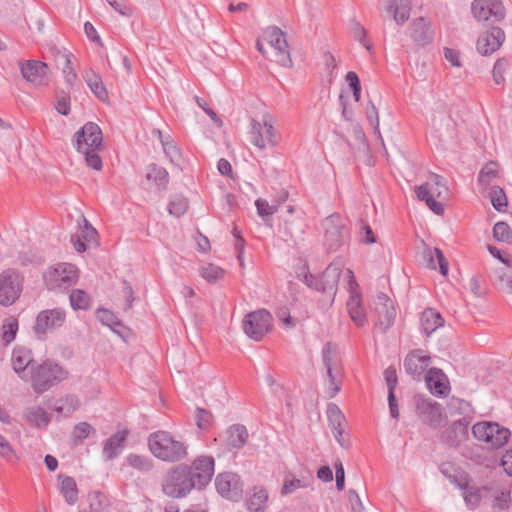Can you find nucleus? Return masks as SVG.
Listing matches in <instances>:
<instances>
[{
	"label": "nucleus",
	"instance_id": "393cba45",
	"mask_svg": "<svg viewBox=\"0 0 512 512\" xmlns=\"http://www.w3.org/2000/svg\"><path fill=\"white\" fill-rule=\"evenodd\" d=\"M434 31L431 22L423 17L415 19L411 24V38L414 43L423 47L432 42Z\"/></svg>",
	"mask_w": 512,
	"mask_h": 512
},
{
	"label": "nucleus",
	"instance_id": "a878e982",
	"mask_svg": "<svg viewBox=\"0 0 512 512\" xmlns=\"http://www.w3.org/2000/svg\"><path fill=\"white\" fill-rule=\"evenodd\" d=\"M425 381L431 393L436 396H444L449 392L447 377L441 369H429L425 374Z\"/></svg>",
	"mask_w": 512,
	"mask_h": 512
},
{
	"label": "nucleus",
	"instance_id": "58836bf2",
	"mask_svg": "<svg viewBox=\"0 0 512 512\" xmlns=\"http://www.w3.org/2000/svg\"><path fill=\"white\" fill-rule=\"evenodd\" d=\"M96 317L103 325L108 326L112 331L119 333L117 327H121L122 322L113 312L104 308H99L96 311Z\"/></svg>",
	"mask_w": 512,
	"mask_h": 512
},
{
	"label": "nucleus",
	"instance_id": "864d4df0",
	"mask_svg": "<svg viewBox=\"0 0 512 512\" xmlns=\"http://www.w3.org/2000/svg\"><path fill=\"white\" fill-rule=\"evenodd\" d=\"M497 175L496 164L490 162L486 164L480 171L478 181L481 185H489L491 180Z\"/></svg>",
	"mask_w": 512,
	"mask_h": 512
},
{
	"label": "nucleus",
	"instance_id": "bb28decb",
	"mask_svg": "<svg viewBox=\"0 0 512 512\" xmlns=\"http://www.w3.org/2000/svg\"><path fill=\"white\" fill-rule=\"evenodd\" d=\"M32 353L24 347H15L11 356L13 370L23 379L28 380V368L32 363Z\"/></svg>",
	"mask_w": 512,
	"mask_h": 512
},
{
	"label": "nucleus",
	"instance_id": "423d86ee",
	"mask_svg": "<svg viewBox=\"0 0 512 512\" xmlns=\"http://www.w3.org/2000/svg\"><path fill=\"white\" fill-rule=\"evenodd\" d=\"M62 367L51 360H46L33 370L28 380L36 393H43L61 380Z\"/></svg>",
	"mask_w": 512,
	"mask_h": 512
},
{
	"label": "nucleus",
	"instance_id": "f3484780",
	"mask_svg": "<svg viewBox=\"0 0 512 512\" xmlns=\"http://www.w3.org/2000/svg\"><path fill=\"white\" fill-rule=\"evenodd\" d=\"M348 285L350 290V298L347 301V309L350 318L357 326H363L366 322V315L361 307L360 293L357 291L358 284L355 280L352 270L348 269Z\"/></svg>",
	"mask_w": 512,
	"mask_h": 512
},
{
	"label": "nucleus",
	"instance_id": "13d9d810",
	"mask_svg": "<svg viewBox=\"0 0 512 512\" xmlns=\"http://www.w3.org/2000/svg\"><path fill=\"white\" fill-rule=\"evenodd\" d=\"M255 206L257 208V213L262 218L271 216L277 212V206L275 204L270 205L265 199H257L255 201Z\"/></svg>",
	"mask_w": 512,
	"mask_h": 512
},
{
	"label": "nucleus",
	"instance_id": "412c9836",
	"mask_svg": "<svg viewBox=\"0 0 512 512\" xmlns=\"http://www.w3.org/2000/svg\"><path fill=\"white\" fill-rule=\"evenodd\" d=\"M374 310L378 316V324L386 331L396 318V309L392 300L385 294L379 293L374 302Z\"/></svg>",
	"mask_w": 512,
	"mask_h": 512
},
{
	"label": "nucleus",
	"instance_id": "5fc2aeb1",
	"mask_svg": "<svg viewBox=\"0 0 512 512\" xmlns=\"http://www.w3.org/2000/svg\"><path fill=\"white\" fill-rule=\"evenodd\" d=\"M351 32L355 40L359 41L367 50L371 49V45L366 41V30L358 21L352 20Z\"/></svg>",
	"mask_w": 512,
	"mask_h": 512
},
{
	"label": "nucleus",
	"instance_id": "c85d7f7f",
	"mask_svg": "<svg viewBox=\"0 0 512 512\" xmlns=\"http://www.w3.org/2000/svg\"><path fill=\"white\" fill-rule=\"evenodd\" d=\"M128 431H120L109 437L103 446V455L107 460H113L123 450L127 439Z\"/></svg>",
	"mask_w": 512,
	"mask_h": 512
},
{
	"label": "nucleus",
	"instance_id": "6e6552de",
	"mask_svg": "<svg viewBox=\"0 0 512 512\" xmlns=\"http://www.w3.org/2000/svg\"><path fill=\"white\" fill-rule=\"evenodd\" d=\"M341 268V263L333 262L319 277L307 273L304 275L303 281L308 287L316 291L334 296L340 279Z\"/></svg>",
	"mask_w": 512,
	"mask_h": 512
},
{
	"label": "nucleus",
	"instance_id": "473e14b6",
	"mask_svg": "<svg viewBox=\"0 0 512 512\" xmlns=\"http://www.w3.org/2000/svg\"><path fill=\"white\" fill-rule=\"evenodd\" d=\"M248 439V431L244 425L234 424L227 430V443L234 449L242 448Z\"/></svg>",
	"mask_w": 512,
	"mask_h": 512
},
{
	"label": "nucleus",
	"instance_id": "774afa93",
	"mask_svg": "<svg viewBox=\"0 0 512 512\" xmlns=\"http://www.w3.org/2000/svg\"><path fill=\"white\" fill-rule=\"evenodd\" d=\"M0 455L6 460H12L15 456L14 450L8 440L0 434Z\"/></svg>",
	"mask_w": 512,
	"mask_h": 512
},
{
	"label": "nucleus",
	"instance_id": "7c9ffc66",
	"mask_svg": "<svg viewBox=\"0 0 512 512\" xmlns=\"http://www.w3.org/2000/svg\"><path fill=\"white\" fill-rule=\"evenodd\" d=\"M83 78L90 90L100 101L105 102L108 100L107 89L99 74L92 69H88L84 72Z\"/></svg>",
	"mask_w": 512,
	"mask_h": 512
},
{
	"label": "nucleus",
	"instance_id": "338daca9",
	"mask_svg": "<svg viewBox=\"0 0 512 512\" xmlns=\"http://www.w3.org/2000/svg\"><path fill=\"white\" fill-rule=\"evenodd\" d=\"M122 294L125 298L124 310L131 309L132 304L135 300L134 291H133L131 285L126 280L123 281Z\"/></svg>",
	"mask_w": 512,
	"mask_h": 512
},
{
	"label": "nucleus",
	"instance_id": "680f3d73",
	"mask_svg": "<svg viewBox=\"0 0 512 512\" xmlns=\"http://www.w3.org/2000/svg\"><path fill=\"white\" fill-rule=\"evenodd\" d=\"M384 378L388 387V394L395 393L394 391L398 383L396 369L392 366L385 369Z\"/></svg>",
	"mask_w": 512,
	"mask_h": 512
},
{
	"label": "nucleus",
	"instance_id": "5701e85b",
	"mask_svg": "<svg viewBox=\"0 0 512 512\" xmlns=\"http://www.w3.org/2000/svg\"><path fill=\"white\" fill-rule=\"evenodd\" d=\"M505 40V33L499 27H492L477 40V50L482 55H490L498 50Z\"/></svg>",
	"mask_w": 512,
	"mask_h": 512
},
{
	"label": "nucleus",
	"instance_id": "603ef678",
	"mask_svg": "<svg viewBox=\"0 0 512 512\" xmlns=\"http://www.w3.org/2000/svg\"><path fill=\"white\" fill-rule=\"evenodd\" d=\"M511 503V496L509 491H500L493 501V512H502L509 508Z\"/></svg>",
	"mask_w": 512,
	"mask_h": 512
},
{
	"label": "nucleus",
	"instance_id": "f257e3e1",
	"mask_svg": "<svg viewBox=\"0 0 512 512\" xmlns=\"http://www.w3.org/2000/svg\"><path fill=\"white\" fill-rule=\"evenodd\" d=\"M214 459L199 456L192 465L180 464L170 469L163 478L162 491L171 498L186 497L194 488L202 489L214 475Z\"/></svg>",
	"mask_w": 512,
	"mask_h": 512
},
{
	"label": "nucleus",
	"instance_id": "dca6fc26",
	"mask_svg": "<svg viewBox=\"0 0 512 512\" xmlns=\"http://www.w3.org/2000/svg\"><path fill=\"white\" fill-rule=\"evenodd\" d=\"M217 492L231 501H239L243 496V482L241 477L233 472H224L217 475L215 480Z\"/></svg>",
	"mask_w": 512,
	"mask_h": 512
},
{
	"label": "nucleus",
	"instance_id": "cd10ccee",
	"mask_svg": "<svg viewBox=\"0 0 512 512\" xmlns=\"http://www.w3.org/2000/svg\"><path fill=\"white\" fill-rule=\"evenodd\" d=\"M268 491L263 486H254L246 498V507L249 512H266L268 502Z\"/></svg>",
	"mask_w": 512,
	"mask_h": 512
},
{
	"label": "nucleus",
	"instance_id": "aec40b11",
	"mask_svg": "<svg viewBox=\"0 0 512 512\" xmlns=\"http://www.w3.org/2000/svg\"><path fill=\"white\" fill-rule=\"evenodd\" d=\"M430 356L422 349L411 351L404 359V368L407 374L420 380L430 364Z\"/></svg>",
	"mask_w": 512,
	"mask_h": 512
},
{
	"label": "nucleus",
	"instance_id": "a211bd4d",
	"mask_svg": "<svg viewBox=\"0 0 512 512\" xmlns=\"http://www.w3.org/2000/svg\"><path fill=\"white\" fill-rule=\"evenodd\" d=\"M63 312L60 308L41 311L34 325V332L38 339H43L47 332L62 325Z\"/></svg>",
	"mask_w": 512,
	"mask_h": 512
},
{
	"label": "nucleus",
	"instance_id": "20e7f679",
	"mask_svg": "<svg viewBox=\"0 0 512 512\" xmlns=\"http://www.w3.org/2000/svg\"><path fill=\"white\" fill-rule=\"evenodd\" d=\"M25 287L24 274L15 268H6L0 272V305L9 307L21 297Z\"/></svg>",
	"mask_w": 512,
	"mask_h": 512
},
{
	"label": "nucleus",
	"instance_id": "c9c22d12",
	"mask_svg": "<svg viewBox=\"0 0 512 512\" xmlns=\"http://www.w3.org/2000/svg\"><path fill=\"white\" fill-rule=\"evenodd\" d=\"M64 266L62 264H57L55 266L49 267V269L44 273V282L48 289L53 290L61 287L62 282L64 281Z\"/></svg>",
	"mask_w": 512,
	"mask_h": 512
},
{
	"label": "nucleus",
	"instance_id": "4be33fe9",
	"mask_svg": "<svg viewBox=\"0 0 512 512\" xmlns=\"http://www.w3.org/2000/svg\"><path fill=\"white\" fill-rule=\"evenodd\" d=\"M416 411L422 421L431 427L438 428L441 425L443 414L439 403L419 398L416 403Z\"/></svg>",
	"mask_w": 512,
	"mask_h": 512
},
{
	"label": "nucleus",
	"instance_id": "69168bd1",
	"mask_svg": "<svg viewBox=\"0 0 512 512\" xmlns=\"http://www.w3.org/2000/svg\"><path fill=\"white\" fill-rule=\"evenodd\" d=\"M162 147L171 162H175L180 158V151L173 140L170 139L168 142H165Z\"/></svg>",
	"mask_w": 512,
	"mask_h": 512
},
{
	"label": "nucleus",
	"instance_id": "bf43d9fd",
	"mask_svg": "<svg viewBox=\"0 0 512 512\" xmlns=\"http://www.w3.org/2000/svg\"><path fill=\"white\" fill-rule=\"evenodd\" d=\"M213 415L211 412L204 408H197L196 410V423L198 428L207 429L212 423Z\"/></svg>",
	"mask_w": 512,
	"mask_h": 512
},
{
	"label": "nucleus",
	"instance_id": "09e8293b",
	"mask_svg": "<svg viewBox=\"0 0 512 512\" xmlns=\"http://www.w3.org/2000/svg\"><path fill=\"white\" fill-rule=\"evenodd\" d=\"M18 331V321L14 317L8 318L2 327V340L5 344L11 343Z\"/></svg>",
	"mask_w": 512,
	"mask_h": 512
},
{
	"label": "nucleus",
	"instance_id": "6e6d98bb",
	"mask_svg": "<svg viewBox=\"0 0 512 512\" xmlns=\"http://www.w3.org/2000/svg\"><path fill=\"white\" fill-rule=\"evenodd\" d=\"M508 66V62L506 59H498L493 67L492 75L495 84L500 85L505 81L504 73Z\"/></svg>",
	"mask_w": 512,
	"mask_h": 512
},
{
	"label": "nucleus",
	"instance_id": "f8f14e48",
	"mask_svg": "<svg viewBox=\"0 0 512 512\" xmlns=\"http://www.w3.org/2000/svg\"><path fill=\"white\" fill-rule=\"evenodd\" d=\"M250 141L263 150L267 146L274 147L279 142V135L271 123L269 116H264L263 124L251 119Z\"/></svg>",
	"mask_w": 512,
	"mask_h": 512
},
{
	"label": "nucleus",
	"instance_id": "3c124183",
	"mask_svg": "<svg viewBox=\"0 0 512 512\" xmlns=\"http://www.w3.org/2000/svg\"><path fill=\"white\" fill-rule=\"evenodd\" d=\"M327 417L331 428L333 426H341L345 424V416L343 415L339 407L334 403L328 404Z\"/></svg>",
	"mask_w": 512,
	"mask_h": 512
},
{
	"label": "nucleus",
	"instance_id": "1a4fd4ad",
	"mask_svg": "<svg viewBox=\"0 0 512 512\" xmlns=\"http://www.w3.org/2000/svg\"><path fill=\"white\" fill-rule=\"evenodd\" d=\"M322 225L325 231L324 244L329 251L338 250L349 238L348 229L341 216L337 213L325 218Z\"/></svg>",
	"mask_w": 512,
	"mask_h": 512
},
{
	"label": "nucleus",
	"instance_id": "37998d69",
	"mask_svg": "<svg viewBox=\"0 0 512 512\" xmlns=\"http://www.w3.org/2000/svg\"><path fill=\"white\" fill-rule=\"evenodd\" d=\"M458 486L460 487V489L464 490V500L467 506L470 507L471 509L476 508L479 505L482 498L480 489L477 487H469L467 483H459Z\"/></svg>",
	"mask_w": 512,
	"mask_h": 512
},
{
	"label": "nucleus",
	"instance_id": "9b49d317",
	"mask_svg": "<svg viewBox=\"0 0 512 512\" xmlns=\"http://www.w3.org/2000/svg\"><path fill=\"white\" fill-rule=\"evenodd\" d=\"M322 361L329 379L328 394L333 398L341 389L342 365L339 356L332 353L330 342H327L322 349Z\"/></svg>",
	"mask_w": 512,
	"mask_h": 512
},
{
	"label": "nucleus",
	"instance_id": "b1692460",
	"mask_svg": "<svg viewBox=\"0 0 512 512\" xmlns=\"http://www.w3.org/2000/svg\"><path fill=\"white\" fill-rule=\"evenodd\" d=\"M20 69L23 77L35 85H44L47 82L48 67L43 62L28 60L21 64Z\"/></svg>",
	"mask_w": 512,
	"mask_h": 512
},
{
	"label": "nucleus",
	"instance_id": "4d7b16f0",
	"mask_svg": "<svg viewBox=\"0 0 512 512\" xmlns=\"http://www.w3.org/2000/svg\"><path fill=\"white\" fill-rule=\"evenodd\" d=\"M345 80L353 92L354 100L358 102L360 100L361 93V85L358 75L353 71H349L345 76Z\"/></svg>",
	"mask_w": 512,
	"mask_h": 512
},
{
	"label": "nucleus",
	"instance_id": "79ce46f5",
	"mask_svg": "<svg viewBox=\"0 0 512 512\" xmlns=\"http://www.w3.org/2000/svg\"><path fill=\"white\" fill-rule=\"evenodd\" d=\"M89 509L91 512H105L109 505L107 497L100 491H94L88 495Z\"/></svg>",
	"mask_w": 512,
	"mask_h": 512
},
{
	"label": "nucleus",
	"instance_id": "4468645a",
	"mask_svg": "<svg viewBox=\"0 0 512 512\" xmlns=\"http://www.w3.org/2000/svg\"><path fill=\"white\" fill-rule=\"evenodd\" d=\"M474 18L479 22H500L505 17L501 0H474L471 5Z\"/></svg>",
	"mask_w": 512,
	"mask_h": 512
},
{
	"label": "nucleus",
	"instance_id": "ea45409f",
	"mask_svg": "<svg viewBox=\"0 0 512 512\" xmlns=\"http://www.w3.org/2000/svg\"><path fill=\"white\" fill-rule=\"evenodd\" d=\"M127 462L140 472H148L153 468V461L145 455L131 453L127 456Z\"/></svg>",
	"mask_w": 512,
	"mask_h": 512
},
{
	"label": "nucleus",
	"instance_id": "6ab92c4d",
	"mask_svg": "<svg viewBox=\"0 0 512 512\" xmlns=\"http://www.w3.org/2000/svg\"><path fill=\"white\" fill-rule=\"evenodd\" d=\"M470 422L466 418L454 421L442 432L441 441L451 448H457L469 438L468 426Z\"/></svg>",
	"mask_w": 512,
	"mask_h": 512
},
{
	"label": "nucleus",
	"instance_id": "ddd939ff",
	"mask_svg": "<svg viewBox=\"0 0 512 512\" xmlns=\"http://www.w3.org/2000/svg\"><path fill=\"white\" fill-rule=\"evenodd\" d=\"M264 38L274 49V61L283 67H291L292 59L285 33L277 26H270L265 29Z\"/></svg>",
	"mask_w": 512,
	"mask_h": 512
},
{
	"label": "nucleus",
	"instance_id": "4c0bfd02",
	"mask_svg": "<svg viewBox=\"0 0 512 512\" xmlns=\"http://www.w3.org/2000/svg\"><path fill=\"white\" fill-rule=\"evenodd\" d=\"M69 301L74 310H88L90 308V296L84 290H73L69 295Z\"/></svg>",
	"mask_w": 512,
	"mask_h": 512
},
{
	"label": "nucleus",
	"instance_id": "f03ea898",
	"mask_svg": "<svg viewBox=\"0 0 512 512\" xmlns=\"http://www.w3.org/2000/svg\"><path fill=\"white\" fill-rule=\"evenodd\" d=\"M76 150L84 156L85 163L94 170H101L103 163L99 152L104 149L102 131L93 122L86 123L73 139Z\"/></svg>",
	"mask_w": 512,
	"mask_h": 512
},
{
	"label": "nucleus",
	"instance_id": "e2e57ef3",
	"mask_svg": "<svg viewBox=\"0 0 512 512\" xmlns=\"http://www.w3.org/2000/svg\"><path fill=\"white\" fill-rule=\"evenodd\" d=\"M335 475H336V488L342 491L345 487V471L343 464L340 460L334 462Z\"/></svg>",
	"mask_w": 512,
	"mask_h": 512
},
{
	"label": "nucleus",
	"instance_id": "39448f33",
	"mask_svg": "<svg viewBox=\"0 0 512 512\" xmlns=\"http://www.w3.org/2000/svg\"><path fill=\"white\" fill-rule=\"evenodd\" d=\"M431 182H426L420 186L415 187L417 198L425 201L426 205L436 215L444 213L443 205L436 201V198L442 199L448 193V188L442 176L431 173Z\"/></svg>",
	"mask_w": 512,
	"mask_h": 512
},
{
	"label": "nucleus",
	"instance_id": "c03bdc74",
	"mask_svg": "<svg viewBox=\"0 0 512 512\" xmlns=\"http://www.w3.org/2000/svg\"><path fill=\"white\" fill-rule=\"evenodd\" d=\"M27 421L35 424L37 427L46 426L49 422L47 413L39 407L30 408L25 412Z\"/></svg>",
	"mask_w": 512,
	"mask_h": 512
},
{
	"label": "nucleus",
	"instance_id": "7ed1b4c3",
	"mask_svg": "<svg viewBox=\"0 0 512 512\" xmlns=\"http://www.w3.org/2000/svg\"><path fill=\"white\" fill-rule=\"evenodd\" d=\"M150 452L165 462H178L187 456V445L168 431H156L148 437Z\"/></svg>",
	"mask_w": 512,
	"mask_h": 512
},
{
	"label": "nucleus",
	"instance_id": "9d476101",
	"mask_svg": "<svg viewBox=\"0 0 512 512\" xmlns=\"http://www.w3.org/2000/svg\"><path fill=\"white\" fill-rule=\"evenodd\" d=\"M242 325L249 338L260 341L271 329L272 316L267 310L259 309L247 314Z\"/></svg>",
	"mask_w": 512,
	"mask_h": 512
},
{
	"label": "nucleus",
	"instance_id": "0eeeda50",
	"mask_svg": "<svg viewBox=\"0 0 512 512\" xmlns=\"http://www.w3.org/2000/svg\"><path fill=\"white\" fill-rule=\"evenodd\" d=\"M473 436L487 443L491 448H500L508 442L511 435L508 428L496 422H478L472 427Z\"/></svg>",
	"mask_w": 512,
	"mask_h": 512
},
{
	"label": "nucleus",
	"instance_id": "8fccbe9b",
	"mask_svg": "<svg viewBox=\"0 0 512 512\" xmlns=\"http://www.w3.org/2000/svg\"><path fill=\"white\" fill-rule=\"evenodd\" d=\"M493 237L499 242H510L512 230L506 222H497L493 227Z\"/></svg>",
	"mask_w": 512,
	"mask_h": 512
},
{
	"label": "nucleus",
	"instance_id": "49530a36",
	"mask_svg": "<svg viewBox=\"0 0 512 512\" xmlns=\"http://www.w3.org/2000/svg\"><path fill=\"white\" fill-rule=\"evenodd\" d=\"M366 116L370 125L373 127L374 134L377 135V138L380 140L382 146H384V141L379 128L378 110L372 101H370L366 107Z\"/></svg>",
	"mask_w": 512,
	"mask_h": 512
},
{
	"label": "nucleus",
	"instance_id": "de8ad7c7",
	"mask_svg": "<svg viewBox=\"0 0 512 512\" xmlns=\"http://www.w3.org/2000/svg\"><path fill=\"white\" fill-rule=\"evenodd\" d=\"M188 201L182 195H175L168 204V211L171 215L180 217L187 211Z\"/></svg>",
	"mask_w": 512,
	"mask_h": 512
},
{
	"label": "nucleus",
	"instance_id": "0e129e2a",
	"mask_svg": "<svg viewBox=\"0 0 512 512\" xmlns=\"http://www.w3.org/2000/svg\"><path fill=\"white\" fill-rule=\"evenodd\" d=\"M496 277L500 288L512 294V277L507 276L502 269L496 271Z\"/></svg>",
	"mask_w": 512,
	"mask_h": 512
},
{
	"label": "nucleus",
	"instance_id": "052dcab7",
	"mask_svg": "<svg viewBox=\"0 0 512 512\" xmlns=\"http://www.w3.org/2000/svg\"><path fill=\"white\" fill-rule=\"evenodd\" d=\"M78 499V489L75 480L66 476V502L74 504Z\"/></svg>",
	"mask_w": 512,
	"mask_h": 512
},
{
	"label": "nucleus",
	"instance_id": "a18cd8bd",
	"mask_svg": "<svg viewBox=\"0 0 512 512\" xmlns=\"http://www.w3.org/2000/svg\"><path fill=\"white\" fill-rule=\"evenodd\" d=\"M489 197L495 210L503 212L508 205L507 197L504 190L499 186H493Z\"/></svg>",
	"mask_w": 512,
	"mask_h": 512
},
{
	"label": "nucleus",
	"instance_id": "72a5a7b5",
	"mask_svg": "<svg viewBox=\"0 0 512 512\" xmlns=\"http://www.w3.org/2000/svg\"><path fill=\"white\" fill-rule=\"evenodd\" d=\"M95 433L96 430L91 424L80 422L73 427L70 433V445L74 447L82 445L85 439Z\"/></svg>",
	"mask_w": 512,
	"mask_h": 512
},
{
	"label": "nucleus",
	"instance_id": "2eb2a0df",
	"mask_svg": "<svg viewBox=\"0 0 512 512\" xmlns=\"http://www.w3.org/2000/svg\"><path fill=\"white\" fill-rule=\"evenodd\" d=\"M69 217L75 218V221L79 227V231L71 235L70 242L78 253L85 252L87 250L88 243H95L97 241L98 232L88 222L81 211H77L75 217L72 215H69Z\"/></svg>",
	"mask_w": 512,
	"mask_h": 512
},
{
	"label": "nucleus",
	"instance_id": "c756f323",
	"mask_svg": "<svg viewBox=\"0 0 512 512\" xmlns=\"http://www.w3.org/2000/svg\"><path fill=\"white\" fill-rule=\"evenodd\" d=\"M423 260L428 268L436 270L437 266H439L442 275L446 276L448 274V262L439 248L425 246L423 250Z\"/></svg>",
	"mask_w": 512,
	"mask_h": 512
},
{
	"label": "nucleus",
	"instance_id": "2f4dec72",
	"mask_svg": "<svg viewBox=\"0 0 512 512\" xmlns=\"http://www.w3.org/2000/svg\"><path fill=\"white\" fill-rule=\"evenodd\" d=\"M421 328L426 336H430L439 327L443 326L444 319L441 314L432 308H427L421 315Z\"/></svg>",
	"mask_w": 512,
	"mask_h": 512
},
{
	"label": "nucleus",
	"instance_id": "a19ab883",
	"mask_svg": "<svg viewBox=\"0 0 512 512\" xmlns=\"http://www.w3.org/2000/svg\"><path fill=\"white\" fill-rule=\"evenodd\" d=\"M224 270L212 263L203 265L200 269V275L209 283H214L224 277Z\"/></svg>",
	"mask_w": 512,
	"mask_h": 512
},
{
	"label": "nucleus",
	"instance_id": "f704fd0d",
	"mask_svg": "<svg viewBox=\"0 0 512 512\" xmlns=\"http://www.w3.org/2000/svg\"><path fill=\"white\" fill-rule=\"evenodd\" d=\"M388 10L393 11L394 20L397 24L401 25L409 19L411 2L410 0H399L397 3L395 0H391Z\"/></svg>",
	"mask_w": 512,
	"mask_h": 512
},
{
	"label": "nucleus",
	"instance_id": "e433bc0d",
	"mask_svg": "<svg viewBox=\"0 0 512 512\" xmlns=\"http://www.w3.org/2000/svg\"><path fill=\"white\" fill-rule=\"evenodd\" d=\"M146 178L153 180L160 189H165L169 182V174L166 169L156 164L148 166Z\"/></svg>",
	"mask_w": 512,
	"mask_h": 512
}]
</instances>
